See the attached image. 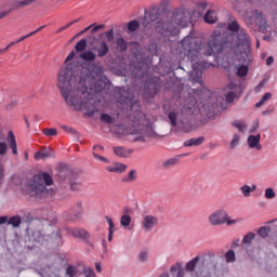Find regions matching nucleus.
<instances>
[{"mask_svg":"<svg viewBox=\"0 0 277 277\" xmlns=\"http://www.w3.org/2000/svg\"><path fill=\"white\" fill-rule=\"evenodd\" d=\"M137 179V171L131 170L128 175L126 176L124 181L126 183H133Z\"/></svg>","mask_w":277,"mask_h":277,"instance_id":"33","label":"nucleus"},{"mask_svg":"<svg viewBox=\"0 0 277 277\" xmlns=\"http://www.w3.org/2000/svg\"><path fill=\"white\" fill-rule=\"evenodd\" d=\"M117 49L121 51V53H124L127 51V41L124 38L120 37L116 40Z\"/></svg>","mask_w":277,"mask_h":277,"instance_id":"30","label":"nucleus"},{"mask_svg":"<svg viewBox=\"0 0 277 277\" xmlns=\"http://www.w3.org/2000/svg\"><path fill=\"white\" fill-rule=\"evenodd\" d=\"M268 101H272V93H265L262 98L255 104V107H263L265 103H268Z\"/></svg>","mask_w":277,"mask_h":277,"instance_id":"29","label":"nucleus"},{"mask_svg":"<svg viewBox=\"0 0 277 277\" xmlns=\"http://www.w3.org/2000/svg\"><path fill=\"white\" fill-rule=\"evenodd\" d=\"M240 192L242 194V196H245V198H249L250 194H252V192H256V185H242L240 187Z\"/></svg>","mask_w":277,"mask_h":277,"instance_id":"23","label":"nucleus"},{"mask_svg":"<svg viewBox=\"0 0 277 277\" xmlns=\"http://www.w3.org/2000/svg\"><path fill=\"white\" fill-rule=\"evenodd\" d=\"M148 51L151 56L157 55V53H159V48L157 47V43L149 44Z\"/></svg>","mask_w":277,"mask_h":277,"instance_id":"45","label":"nucleus"},{"mask_svg":"<svg viewBox=\"0 0 277 277\" xmlns=\"http://www.w3.org/2000/svg\"><path fill=\"white\" fill-rule=\"evenodd\" d=\"M9 224L11 226H14V228H17V226H21V216H13L9 220Z\"/></svg>","mask_w":277,"mask_h":277,"instance_id":"42","label":"nucleus"},{"mask_svg":"<svg viewBox=\"0 0 277 277\" xmlns=\"http://www.w3.org/2000/svg\"><path fill=\"white\" fill-rule=\"evenodd\" d=\"M43 135L47 137H53L54 135H57V130L55 128L44 129Z\"/></svg>","mask_w":277,"mask_h":277,"instance_id":"43","label":"nucleus"},{"mask_svg":"<svg viewBox=\"0 0 277 277\" xmlns=\"http://www.w3.org/2000/svg\"><path fill=\"white\" fill-rule=\"evenodd\" d=\"M90 75L95 78L90 79L88 77L85 80H74L72 71L61 70L58 72L57 88L66 103L75 109H82L81 105L76 104L81 94L84 98H91L90 94H96L109 88V80L103 76V71H90Z\"/></svg>","mask_w":277,"mask_h":277,"instance_id":"2","label":"nucleus"},{"mask_svg":"<svg viewBox=\"0 0 277 277\" xmlns=\"http://www.w3.org/2000/svg\"><path fill=\"white\" fill-rule=\"evenodd\" d=\"M202 259H205L203 253L198 254L195 258H193L190 261H188L185 266L186 272H194L196 269V265H198V263H200Z\"/></svg>","mask_w":277,"mask_h":277,"instance_id":"14","label":"nucleus"},{"mask_svg":"<svg viewBox=\"0 0 277 277\" xmlns=\"http://www.w3.org/2000/svg\"><path fill=\"white\" fill-rule=\"evenodd\" d=\"M79 21H81V18H78V19H76V21H71V22L68 23L67 25L61 27V28L56 31V34H62V31L68 29V27H72V25H75V23H79Z\"/></svg>","mask_w":277,"mask_h":277,"instance_id":"46","label":"nucleus"},{"mask_svg":"<svg viewBox=\"0 0 277 277\" xmlns=\"http://www.w3.org/2000/svg\"><path fill=\"white\" fill-rule=\"evenodd\" d=\"M38 0H18L15 2V8H27V5H31V3Z\"/></svg>","mask_w":277,"mask_h":277,"instance_id":"34","label":"nucleus"},{"mask_svg":"<svg viewBox=\"0 0 277 277\" xmlns=\"http://www.w3.org/2000/svg\"><path fill=\"white\" fill-rule=\"evenodd\" d=\"M114 153L117 157H122L127 159V157H131L133 149H127L124 147H114Z\"/></svg>","mask_w":277,"mask_h":277,"instance_id":"17","label":"nucleus"},{"mask_svg":"<svg viewBox=\"0 0 277 277\" xmlns=\"http://www.w3.org/2000/svg\"><path fill=\"white\" fill-rule=\"evenodd\" d=\"M169 120L173 127H176V114L175 113L169 114Z\"/></svg>","mask_w":277,"mask_h":277,"instance_id":"51","label":"nucleus"},{"mask_svg":"<svg viewBox=\"0 0 277 277\" xmlns=\"http://www.w3.org/2000/svg\"><path fill=\"white\" fill-rule=\"evenodd\" d=\"M134 124L137 127V130H133L130 134L135 135L133 140L136 142H146V137H157L155 126H153L146 115L137 113Z\"/></svg>","mask_w":277,"mask_h":277,"instance_id":"5","label":"nucleus"},{"mask_svg":"<svg viewBox=\"0 0 277 277\" xmlns=\"http://www.w3.org/2000/svg\"><path fill=\"white\" fill-rule=\"evenodd\" d=\"M93 51L97 53V57H105L109 53V45L106 40H101L97 45L93 47Z\"/></svg>","mask_w":277,"mask_h":277,"instance_id":"13","label":"nucleus"},{"mask_svg":"<svg viewBox=\"0 0 277 277\" xmlns=\"http://www.w3.org/2000/svg\"><path fill=\"white\" fill-rule=\"evenodd\" d=\"M190 81L193 83H200L202 84V71L194 70L190 72Z\"/></svg>","mask_w":277,"mask_h":277,"instance_id":"24","label":"nucleus"},{"mask_svg":"<svg viewBox=\"0 0 277 277\" xmlns=\"http://www.w3.org/2000/svg\"><path fill=\"white\" fill-rule=\"evenodd\" d=\"M8 222V216H0V224H5Z\"/></svg>","mask_w":277,"mask_h":277,"instance_id":"62","label":"nucleus"},{"mask_svg":"<svg viewBox=\"0 0 277 277\" xmlns=\"http://www.w3.org/2000/svg\"><path fill=\"white\" fill-rule=\"evenodd\" d=\"M137 259L140 261V263H146L148 262L149 259V254L148 251H141L137 255Z\"/></svg>","mask_w":277,"mask_h":277,"instance_id":"38","label":"nucleus"},{"mask_svg":"<svg viewBox=\"0 0 277 277\" xmlns=\"http://www.w3.org/2000/svg\"><path fill=\"white\" fill-rule=\"evenodd\" d=\"M237 77L243 78L248 75L247 70H238L236 71Z\"/></svg>","mask_w":277,"mask_h":277,"instance_id":"59","label":"nucleus"},{"mask_svg":"<svg viewBox=\"0 0 277 277\" xmlns=\"http://www.w3.org/2000/svg\"><path fill=\"white\" fill-rule=\"evenodd\" d=\"M106 38H107V42H111L114 40V28L106 31Z\"/></svg>","mask_w":277,"mask_h":277,"instance_id":"54","label":"nucleus"},{"mask_svg":"<svg viewBox=\"0 0 277 277\" xmlns=\"http://www.w3.org/2000/svg\"><path fill=\"white\" fill-rule=\"evenodd\" d=\"M263 88V82H261L256 88L255 92H261V89Z\"/></svg>","mask_w":277,"mask_h":277,"instance_id":"64","label":"nucleus"},{"mask_svg":"<svg viewBox=\"0 0 277 277\" xmlns=\"http://www.w3.org/2000/svg\"><path fill=\"white\" fill-rule=\"evenodd\" d=\"M77 274V269L72 266H68L66 269V276L74 277Z\"/></svg>","mask_w":277,"mask_h":277,"instance_id":"50","label":"nucleus"},{"mask_svg":"<svg viewBox=\"0 0 277 277\" xmlns=\"http://www.w3.org/2000/svg\"><path fill=\"white\" fill-rule=\"evenodd\" d=\"M51 157H55L53 149H45L35 154L36 161H40V159H51Z\"/></svg>","mask_w":277,"mask_h":277,"instance_id":"16","label":"nucleus"},{"mask_svg":"<svg viewBox=\"0 0 277 277\" xmlns=\"http://www.w3.org/2000/svg\"><path fill=\"white\" fill-rule=\"evenodd\" d=\"M160 18H161V10H159V9H153V10L149 12V14L146 15L145 18L143 19V25H144L145 27H148V25H150V22H149V21H151V23H157V29H158V31L161 34V29H163V26L159 27V24H160V25H161V24H162V25H166V23H168V22H166V21L161 22Z\"/></svg>","mask_w":277,"mask_h":277,"instance_id":"9","label":"nucleus"},{"mask_svg":"<svg viewBox=\"0 0 277 277\" xmlns=\"http://www.w3.org/2000/svg\"><path fill=\"white\" fill-rule=\"evenodd\" d=\"M72 237H78L80 239H88V232L85 229L74 228L69 230Z\"/></svg>","mask_w":277,"mask_h":277,"instance_id":"22","label":"nucleus"},{"mask_svg":"<svg viewBox=\"0 0 277 277\" xmlns=\"http://www.w3.org/2000/svg\"><path fill=\"white\" fill-rule=\"evenodd\" d=\"M80 60H83V62H95L96 61V53L93 51H84L80 53L79 55Z\"/></svg>","mask_w":277,"mask_h":277,"instance_id":"18","label":"nucleus"},{"mask_svg":"<svg viewBox=\"0 0 277 277\" xmlns=\"http://www.w3.org/2000/svg\"><path fill=\"white\" fill-rule=\"evenodd\" d=\"M127 29H128V34H133V31H137V29H140V22H137V19H133L129 22Z\"/></svg>","mask_w":277,"mask_h":277,"instance_id":"27","label":"nucleus"},{"mask_svg":"<svg viewBox=\"0 0 277 277\" xmlns=\"http://www.w3.org/2000/svg\"><path fill=\"white\" fill-rule=\"evenodd\" d=\"M202 142H205L203 137L192 138L190 141L185 143V146H200V144H202Z\"/></svg>","mask_w":277,"mask_h":277,"instance_id":"36","label":"nucleus"},{"mask_svg":"<svg viewBox=\"0 0 277 277\" xmlns=\"http://www.w3.org/2000/svg\"><path fill=\"white\" fill-rule=\"evenodd\" d=\"M74 211H77L78 213H81L83 211V202L81 201H77L74 207H72Z\"/></svg>","mask_w":277,"mask_h":277,"instance_id":"48","label":"nucleus"},{"mask_svg":"<svg viewBox=\"0 0 277 277\" xmlns=\"http://www.w3.org/2000/svg\"><path fill=\"white\" fill-rule=\"evenodd\" d=\"M159 224V219L151 214H144L143 220L141 222V226L145 233H150L155 226Z\"/></svg>","mask_w":277,"mask_h":277,"instance_id":"10","label":"nucleus"},{"mask_svg":"<svg viewBox=\"0 0 277 277\" xmlns=\"http://www.w3.org/2000/svg\"><path fill=\"white\" fill-rule=\"evenodd\" d=\"M8 154V143L0 142V157Z\"/></svg>","mask_w":277,"mask_h":277,"instance_id":"47","label":"nucleus"},{"mask_svg":"<svg viewBox=\"0 0 277 277\" xmlns=\"http://www.w3.org/2000/svg\"><path fill=\"white\" fill-rule=\"evenodd\" d=\"M101 120H102V122H107L108 124L113 121L111 116L106 115V114H103L101 116Z\"/></svg>","mask_w":277,"mask_h":277,"instance_id":"52","label":"nucleus"},{"mask_svg":"<svg viewBox=\"0 0 277 277\" xmlns=\"http://www.w3.org/2000/svg\"><path fill=\"white\" fill-rule=\"evenodd\" d=\"M274 64V56H268L266 58V66H272Z\"/></svg>","mask_w":277,"mask_h":277,"instance_id":"60","label":"nucleus"},{"mask_svg":"<svg viewBox=\"0 0 277 277\" xmlns=\"http://www.w3.org/2000/svg\"><path fill=\"white\" fill-rule=\"evenodd\" d=\"M8 140L10 142L11 150L13 155H18V149L16 148V138L14 137V132L10 131L8 133Z\"/></svg>","mask_w":277,"mask_h":277,"instance_id":"21","label":"nucleus"},{"mask_svg":"<svg viewBox=\"0 0 277 277\" xmlns=\"http://www.w3.org/2000/svg\"><path fill=\"white\" fill-rule=\"evenodd\" d=\"M53 185V177L49 173L42 175H35L32 181L28 184V194L32 198H44L45 196H53L55 190L51 187Z\"/></svg>","mask_w":277,"mask_h":277,"instance_id":"4","label":"nucleus"},{"mask_svg":"<svg viewBox=\"0 0 277 277\" xmlns=\"http://www.w3.org/2000/svg\"><path fill=\"white\" fill-rule=\"evenodd\" d=\"M209 96H211V92H209V91H207V90L201 91V92L199 93V98H200V101H202V98H209Z\"/></svg>","mask_w":277,"mask_h":277,"instance_id":"53","label":"nucleus"},{"mask_svg":"<svg viewBox=\"0 0 277 277\" xmlns=\"http://www.w3.org/2000/svg\"><path fill=\"white\" fill-rule=\"evenodd\" d=\"M100 29H105V25L101 24L97 26H92L91 27V34H96V31H98Z\"/></svg>","mask_w":277,"mask_h":277,"instance_id":"55","label":"nucleus"},{"mask_svg":"<svg viewBox=\"0 0 277 277\" xmlns=\"http://www.w3.org/2000/svg\"><path fill=\"white\" fill-rule=\"evenodd\" d=\"M2 181H3V166L0 164V185H1Z\"/></svg>","mask_w":277,"mask_h":277,"instance_id":"61","label":"nucleus"},{"mask_svg":"<svg viewBox=\"0 0 277 277\" xmlns=\"http://www.w3.org/2000/svg\"><path fill=\"white\" fill-rule=\"evenodd\" d=\"M170 272H171V274H174L175 272H177L176 277H185V272H183V269H181V264H175V265L171 266Z\"/></svg>","mask_w":277,"mask_h":277,"instance_id":"31","label":"nucleus"},{"mask_svg":"<svg viewBox=\"0 0 277 277\" xmlns=\"http://www.w3.org/2000/svg\"><path fill=\"white\" fill-rule=\"evenodd\" d=\"M34 241H37V243H44V236L40 232H35L32 234Z\"/></svg>","mask_w":277,"mask_h":277,"instance_id":"39","label":"nucleus"},{"mask_svg":"<svg viewBox=\"0 0 277 277\" xmlns=\"http://www.w3.org/2000/svg\"><path fill=\"white\" fill-rule=\"evenodd\" d=\"M264 198H266V200H274V198H276V190L272 187L266 188L264 190Z\"/></svg>","mask_w":277,"mask_h":277,"instance_id":"32","label":"nucleus"},{"mask_svg":"<svg viewBox=\"0 0 277 277\" xmlns=\"http://www.w3.org/2000/svg\"><path fill=\"white\" fill-rule=\"evenodd\" d=\"M114 133H116V135H118L119 137H122V135H129V132H127V129L124 128V126H116L113 129Z\"/></svg>","mask_w":277,"mask_h":277,"instance_id":"28","label":"nucleus"},{"mask_svg":"<svg viewBox=\"0 0 277 277\" xmlns=\"http://www.w3.org/2000/svg\"><path fill=\"white\" fill-rule=\"evenodd\" d=\"M85 49H88V40L81 39L75 45V50H72L65 60V70H75V56L77 53H85Z\"/></svg>","mask_w":277,"mask_h":277,"instance_id":"8","label":"nucleus"},{"mask_svg":"<svg viewBox=\"0 0 277 277\" xmlns=\"http://www.w3.org/2000/svg\"><path fill=\"white\" fill-rule=\"evenodd\" d=\"M232 126L235 127V129H237L240 133H245L248 129V124L241 120L233 121Z\"/></svg>","mask_w":277,"mask_h":277,"instance_id":"25","label":"nucleus"},{"mask_svg":"<svg viewBox=\"0 0 277 277\" xmlns=\"http://www.w3.org/2000/svg\"><path fill=\"white\" fill-rule=\"evenodd\" d=\"M225 261L227 263H235V251L229 250L225 253Z\"/></svg>","mask_w":277,"mask_h":277,"instance_id":"40","label":"nucleus"},{"mask_svg":"<svg viewBox=\"0 0 277 277\" xmlns=\"http://www.w3.org/2000/svg\"><path fill=\"white\" fill-rule=\"evenodd\" d=\"M84 276L85 277H95L94 276V271H92V268H90V267L84 268Z\"/></svg>","mask_w":277,"mask_h":277,"instance_id":"56","label":"nucleus"},{"mask_svg":"<svg viewBox=\"0 0 277 277\" xmlns=\"http://www.w3.org/2000/svg\"><path fill=\"white\" fill-rule=\"evenodd\" d=\"M41 29H44V26L39 27L37 30L31 31L30 34L21 37L19 39L16 40V43L23 42V40H27V38H31V36H35V34H38V31H41Z\"/></svg>","mask_w":277,"mask_h":277,"instance_id":"37","label":"nucleus"},{"mask_svg":"<svg viewBox=\"0 0 277 277\" xmlns=\"http://www.w3.org/2000/svg\"><path fill=\"white\" fill-rule=\"evenodd\" d=\"M189 25V12L185 9H174L172 11L171 22L163 24L158 23L160 34L162 36H176L179 34V27L185 28Z\"/></svg>","mask_w":277,"mask_h":277,"instance_id":"3","label":"nucleus"},{"mask_svg":"<svg viewBox=\"0 0 277 277\" xmlns=\"http://www.w3.org/2000/svg\"><path fill=\"white\" fill-rule=\"evenodd\" d=\"M106 221H107V224H108V226H109L108 232H110V233H116V227H115V225H114V221L111 220V217L107 216V217H106Z\"/></svg>","mask_w":277,"mask_h":277,"instance_id":"49","label":"nucleus"},{"mask_svg":"<svg viewBox=\"0 0 277 277\" xmlns=\"http://www.w3.org/2000/svg\"><path fill=\"white\" fill-rule=\"evenodd\" d=\"M120 225L127 228V226H131V215L124 214L120 219Z\"/></svg>","mask_w":277,"mask_h":277,"instance_id":"35","label":"nucleus"},{"mask_svg":"<svg viewBox=\"0 0 277 277\" xmlns=\"http://www.w3.org/2000/svg\"><path fill=\"white\" fill-rule=\"evenodd\" d=\"M174 163H176V159L171 158V159L166 160V161L163 162V167H164V168H168V166H174Z\"/></svg>","mask_w":277,"mask_h":277,"instance_id":"57","label":"nucleus"},{"mask_svg":"<svg viewBox=\"0 0 277 277\" xmlns=\"http://www.w3.org/2000/svg\"><path fill=\"white\" fill-rule=\"evenodd\" d=\"M95 269L96 272H98L101 274V272L103 271V268L101 267V265L98 263L95 264Z\"/></svg>","mask_w":277,"mask_h":277,"instance_id":"63","label":"nucleus"},{"mask_svg":"<svg viewBox=\"0 0 277 277\" xmlns=\"http://www.w3.org/2000/svg\"><path fill=\"white\" fill-rule=\"evenodd\" d=\"M93 157L95 159H98V161H105L106 163H109V160H107V158L103 157V156H98L96 154H93Z\"/></svg>","mask_w":277,"mask_h":277,"instance_id":"58","label":"nucleus"},{"mask_svg":"<svg viewBox=\"0 0 277 277\" xmlns=\"http://www.w3.org/2000/svg\"><path fill=\"white\" fill-rule=\"evenodd\" d=\"M208 222L210 226H223V224H225V226H237V224L243 222V219L233 217L225 209H219L210 213Z\"/></svg>","mask_w":277,"mask_h":277,"instance_id":"6","label":"nucleus"},{"mask_svg":"<svg viewBox=\"0 0 277 277\" xmlns=\"http://www.w3.org/2000/svg\"><path fill=\"white\" fill-rule=\"evenodd\" d=\"M247 21V25L248 27H251V29H254V27H258L260 31H265V29H267V19L261 11L252 10L248 14Z\"/></svg>","mask_w":277,"mask_h":277,"instance_id":"7","label":"nucleus"},{"mask_svg":"<svg viewBox=\"0 0 277 277\" xmlns=\"http://www.w3.org/2000/svg\"><path fill=\"white\" fill-rule=\"evenodd\" d=\"M240 140H241V136H239V134H234L230 142V148H235L236 146H239Z\"/></svg>","mask_w":277,"mask_h":277,"instance_id":"44","label":"nucleus"},{"mask_svg":"<svg viewBox=\"0 0 277 277\" xmlns=\"http://www.w3.org/2000/svg\"><path fill=\"white\" fill-rule=\"evenodd\" d=\"M226 103H233L237 94H241V88L235 83H229L224 89Z\"/></svg>","mask_w":277,"mask_h":277,"instance_id":"11","label":"nucleus"},{"mask_svg":"<svg viewBox=\"0 0 277 277\" xmlns=\"http://www.w3.org/2000/svg\"><path fill=\"white\" fill-rule=\"evenodd\" d=\"M107 172H115L117 174H122V172L127 171V164L121 162H115L108 167H106Z\"/></svg>","mask_w":277,"mask_h":277,"instance_id":"15","label":"nucleus"},{"mask_svg":"<svg viewBox=\"0 0 277 277\" xmlns=\"http://www.w3.org/2000/svg\"><path fill=\"white\" fill-rule=\"evenodd\" d=\"M247 146L250 150H256L258 153L263 150V145H261V135L251 134L247 137Z\"/></svg>","mask_w":277,"mask_h":277,"instance_id":"12","label":"nucleus"},{"mask_svg":"<svg viewBox=\"0 0 277 277\" xmlns=\"http://www.w3.org/2000/svg\"><path fill=\"white\" fill-rule=\"evenodd\" d=\"M236 35L235 45H234V56L232 62H228L227 67L234 68V70H249L252 57L250 56V45L252 41L250 35L246 32V29L239 26L237 21H232L227 24H221L211 34L210 38L205 48V41L193 35L186 36L181 44L185 51L186 56L190 62H196L200 60V56L207 55H217L224 51V47L233 42V36Z\"/></svg>","mask_w":277,"mask_h":277,"instance_id":"1","label":"nucleus"},{"mask_svg":"<svg viewBox=\"0 0 277 277\" xmlns=\"http://www.w3.org/2000/svg\"><path fill=\"white\" fill-rule=\"evenodd\" d=\"M189 103H192V106H188L187 109L192 110L193 109V114H196L197 111H202V109H205V107H207V104H205V102H194V100H190ZM200 106L202 107V109H200Z\"/></svg>","mask_w":277,"mask_h":277,"instance_id":"20","label":"nucleus"},{"mask_svg":"<svg viewBox=\"0 0 277 277\" xmlns=\"http://www.w3.org/2000/svg\"><path fill=\"white\" fill-rule=\"evenodd\" d=\"M205 22L210 24V25H213L215 23H217V14L215 13V11H208L206 14H205Z\"/></svg>","mask_w":277,"mask_h":277,"instance_id":"19","label":"nucleus"},{"mask_svg":"<svg viewBox=\"0 0 277 277\" xmlns=\"http://www.w3.org/2000/svg\"><path fill=\"white\" fill-rule=\"evenodd\" d=\"M255 237H256V234H254L253 232H249L243 236L242 243L245 246H250V243L254 241Z\"/></svg>","mask_w":277,"mask_h":277,"instance_id":"26","label":"nucleus"},{"mask_svg":"<svg viewBox=\"0 0 277 277\" xmlns=\"http://www.w3.org/2000/svg\"><path fill=\"white\" fill-rule=\"evenodd\" d=\"M269 227H261L259 230H258V235L260 237H263V239H265L266 237L269 236Z\"/></svg>","mask_w":277,"mask_h":277,"instance_id":"41","label":"nucleus"}]
</instances>
